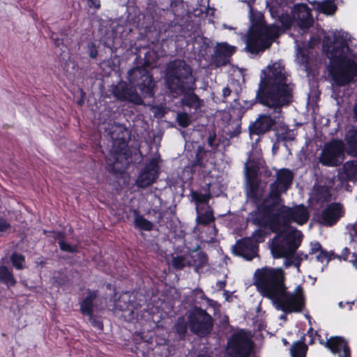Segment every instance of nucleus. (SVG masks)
I'll return each instance as SVG.
<instances>
[{"instance_id":"1","label":"nucleus","mask_w":357,"mask_h":357,"mask_svg":"<svg viewBox=\"0 0 357 357\" xmlns=\"http://www.w3.org/2000/svg\"><path fill=\"white\" fill-rule=\"evenodd\" d=\"M289 77L284 66L279 62L268 65L261 71L255 102L273 112L259 115L249 126L251 135H261L275 130L274 126L280 121L282 109L294 100L295 85Z\"/></svg>"},{"instance_id":"2","label":"nucleus","mask_w":357,"mask_h":357,"mask_svg":"<svg viewBox=\"0 0 357 357\" xmlns=\"http://www.w3.org/2000/svg\"><path fill=\"white\" fill-rule=\"evenodd\" d=\"M310 218V213L304 204L287 206L283 203L276 211L269 216L264 224L276 234L271 245L274 258H289L293 256L300 246L303 234L301 231L291 229L289 223L296 222L299 225L305 224Z\"/></svg>"},{"instance_id":"3","label":"nucleus","mask_w":357,"mask_h":357,"mask_svg":"<svg viewBox=\"0 0 357 357\" xmlns=\"http://www.w3.org/2000/svg\"><path fill=\"white\" fill-rule=\"evenodd\" d=\"M196 78L191 66L183 59H175L167 65L165 74L167 89L176 96H181V105L197 110L203 100L195 93Z\"/></svg>"},{"instance_id":"4","label":"nucleus","mask_w":357,"mask_h":357,"mask_svg":"<svg viewBox=\"0 0 357 357\" xmlns=\"http://www.w3.org/2000/svg\"><path fill=\"white\" fill-rule=\"evenodd\" d=\"M254 284L264 297L273 301L284 291V271L280 268L269 266L257 268L254 273Z\"/></svg>"},{"instance_id":"5","label":"nucleus","mask_w":357,"mask_h":357,"mask_svg":"<svg viewBox=\"0 0 357 357\" xmlns=\"http://www.w3.org/2000/svg\"><path fill=\"white\" fill-rule=\"evenodd\" d=\"M280 28L272 24H267L263 20L253 23L248 33L245 50L251 54L264 52L272 45L279 36Z\"/></svg>"},{"instance_id":"6","label":"nucleus","mask_w":357,"mask_h":357,"mask_svg":"<svg viewBox=\"0 0 357 357\" xmlns=\"http://www.w3.org/2000/svg\"><path fill=\"white\" fill-rule=\"evenodd\" d=\"M255 176H249L248 188L246 192L247 197L251 204L256 207V213L259 217L256 218L259 224H264L267 221L269 216L273 215V212L276 211L278 206H274L271 209L266 208L270 204V200L266 202L267 195L264 197V190L260 186L259 181L256 178V172H254Z\"/></svg>"},{"instance_id":"7","label":"nucleus","mask_w":357,"mask_h":357,"mask_svg":"<svg viewBox=\"0 0 357 357\" xmlns=\"http://www.w3.org/2000/svg\"><path fill=\"white\" fill-rule=\"evenodd\" d=\"M275 176V180L270 184L269 192L267 195L266 202L271 201L270 204L266 206L268 209H271L274 206H280L284 203L282 195L286 193L291 188L294 175L289 169L282 168L277 171Z\"/></svg>"},{"instance_id":"8","label":"nucleus","mask_w":357,"mask_h":357,"mask_svg":"<svg viewBox=\"0 0 357 357\" xmlns=\"http://www.w3.org/2000/svg\"><path fill=\"white\" fill-rule=\"evenodd\" d=\"M328 72L337 86H346L357 77V62L349 57H338L328 65Z\"/></svg>"},{"instance_id":"9","label":"nucleus","mask_w":357,"mask_h":357,"mask_svg":"<svg viewBox=\"0 0 357 357\" xmlns=\"http://www.w3.org/2000/svg\"><path fill=\"white\" fill-rule=\"evenodd\" d=\"M148 61H144L141 66H136L128 73V79L130 83L137 87L144 98H153L156 83L153 75L145 66Z\"/></svg>"},{"instance_id":"10","label":"nucleus","mask_w":357,"mask_h":357,"mask_svg":"<svg viewBox=\"0 0 357 357\" xmlns=\"http://www.w3.org/2000/svg\"><path fill=\"white\" fill-rule=\"evenodd\" d=\"M282 295L278 296L273 301L277 309L285 313L301 312L305 307V298L303 288L297 286L294 293L287 291L285 286Z\"/></svg>"},{"instance_id":"11","label":"nucleus","mask_w":357,"mask_h":357,"mask_svg":"<svg viewBox=\"0 0 357 357\" xmlns=\"http://www.w3.org/2000/svg\"><path fill=\"white\" fill-rule=\"evenodd\" d=\"M190 331L199 337H206L211 334L213 327V319L206 310L195 307L188 314Z\"/></svg>"},{"instance_id":"12","label":"nucleus","mask_w":357,"mask_h":357,"mask_svg":"<svg viewBox=\"0 0 357 357\" xmlns=\"http://www.w3.org/2000/svg\"><path fill=\"white\" fill-rule=\"evenodd\" d=\"M344 152L345 144L342 140L333 139L324 144L319 161L326 167H338L344 159Z\"/></svg>"},{"instance_id":"13","label":"nucleus","mask_w":357,"mask_h":357,"mask_svg":"<svg viewBox=\"0 0 357 357\" xmlns=\"http://www.w3.org/2000/svg\"><path fill=\"white\" fill-rule=\"evenodd\" d=\"M127 132V129L123 126L115 122L112 124L109 135L113 140L112 153L115 162L122 159L127 160L130 157L128 139L126 136Z\"/></svg>"},{"instance_id":"14","label":"nucleus","mask_w":357,"mask_h":357,"mask_svg":"<svg viewBox=\"0 0 357 357\" xmlns=\"http://www.w3.org/2000/svg\"><path fill=\"white\" fill-rule=\"evenodd\" d=\"M227 347L231 357H249L253 343L246 333L241 330L232 334L228 340Z\"/></svg>"},{"instance_id":"15","label":"nucleus","mask_w":357,"mask_h":357,"mask_svg":"<svg viewBox=\"0 0 357 357\" xmlns=\"http://www.w3.org/2000/svg\"><path fill=\"white\" fill-rule=\"evenodd\" d=\"M160 173L159 160L157 158H152L140 170L135 184L138 188H146L157 181Z\"/></svg>"},{"instance_id":"16","label":"nucleus","mask_w":357,"mask_h":357,"mask_svg":"<svg viewBox=\"0 0 357 357\" xmlns=\"http://www.w3.org/2000/svg\"><path fill=\"white\" fill-rule=\"evenodd\" d=\"M144 303V296L137 291H123L114 299L115 307L121 311L129 310L132 313L139 310Z\"/></svg>"},{"instance_id":"17","label":"nucleus","mask_w":357,"mask_h":357,"mask_svg":"<svg viewBox=\"0 0 357 357\" xmlns=\"http://www.w3.org/2000/svg\"><path fill=\"white\" fill-rule=\"evenodd\" d=\"M259 245L253 241L252 238L244 237L236 241L232 247V253L246 261H252L259 257Z\"/></svg>"},{"instance_id":"18","label":"nucleus","mask_w":357,"mask_h":357,"mask_svg":"<svg viewBox=\"0 0 357 357\" xmlns=\"http://www.w3.org/2000/svg\"><path fill=\"white\" fill-rule=\"evenodd\" d=\"M343 205L340 202L328 204L318 216L317 221L322 225L332 227L344 215Z\"/></svg>"},{"instance_id":"19","label":"nucleus","mask_w":357,"mask_h":357,"mask_svg":"<svg viewBox=\"0 0 357 357\" xmlns=\"http://www.w3.org/2000/svg\"><path fill=\"white\" fill-rule=\"evenodd\" d=\"M114 97L121 101H128L136 105H141L143 100L138 94L136 89L130 86L126 82H120L112 89Z\"/></svg>"},{"instance_id":"20","label":"nucleus","mask_w":357,"mask_h":357,"mask_svg":"<svg viewBox=\"0 0 357 357\" xmlns=\"http://www.w3.org/2000/svg\"><path fill=\"white\" fill-rule=\"evenodd\" d=\"M333 354H336L339 357H351V349L348 342L340 336L331 337L325 343Z\"/></svg>"},{"instance_id":"21","label":"nucleus","mask_w":357,"mask_h":357,"mask_svg":"<svg viewBox=\"0 0 357 357\" xmlns=\"http://www.w3.org/2000/svg\"><path fill=\"white\" fill-rule=\"evenodd\" d=\"M235 52L234 46L229 45L227 43H217L213 54L214 61L218 66H226Z\"/></svg>"},{"instance_id":"22","label":"nucleus","mask_w":357,"mask_h":357,"mask_svg":"<svg viewBox=\"0 0 357 357\" xmlns=\"http://www.w3.org/2000/svg\"><path fill=\"white\" fill-rule=\"evenodd\" d=\"M294 19L301 29H309L314 22L311 10L305 4H301L296 8Z\"/></svg>"},{"instance_id":"23","label":"nucleus","mask_w":357,"mask_h":357,"mask_svg":"<svg viewBox=\"0 0 357 357\" xmlns=\"http://www.w3.org/2000/svg\"><path fill=\"white\" fill-rule=\"evenodd\" d=\"M98 297L97 290L88 289L87 295L79 303V311L84 316L91 315L94 310V301Z\"/></svg>"},{"instance_id":"24","label":"nucleus","mask_w":357,"mask_h":357,"mask_svg":"<svg viewBox=\"0 0 357 357\" xmlns=\"http://www.w3.org/2000/svg\"><path fill=\"white\" fill-rule=\"evenodd\" d=\"M190 260L188 262L189 266H193L195 271L199 272V270L208 265V257L206 252L203 250L193 251L190 255Z\"/></svg>"},{"instance_id":"25","label":"nucleus","mask_w":357,"mask_h":357,"mask_svg":"<svg viewBox=\"0 0 357 357\" xmlns=\"http://www.w3.org/2000/svg\"><path fill=\"white\" fill-rule=\"evenodd\" d=\"M245 105L242 106L238 99H235L229 108V114L231 118L241 119L247 109H250L256 104L255 99L252 101H245Z\"/></svg>"},{"instance_id":"26","label":"nucleus","mask_w":357,"mask_h":357,"mask_svg":"<svg viewBox=\"0 0 357 357\" xmlns=\"http://www.w3.org/2000/svg\"><path fill=\"white\" fill-rule=\"evenodd\" d=\"M346 142L345 151L351 157L357 156V129H349L344 137Z\"/></svg>"},{"instance_id":"27","label":"nucleus","mask_w":357,"mask_h":357,"mask_svg":"<svg viewBox=\"0 0 357 357\" xmlns=\"http://www.w3.org/2000/svg\"><path fill=\"white\" fill-rule=\"evenodd\" d=\"M188 326V321H186L184 317L181 316L177 318L173 326V331L178 340H184L185 339Z\"/></svg>"},{"instance_id":"28","label":"nucleus","mask_w":357,"mask_h":357,"mask_svg":"<svg viewBox=\"0 0 357 357\" xmlns=\"http://www.w3.org/2000/svg\"><path fill=\"white\" fill-rule=\"evenodd\" d=\"M348 47V44L345 42L333 45L331 47V50L327 53V56L329 59V64L335 63L338 57H347L344 54L345 50Z\"/></svg>"},{"instance_id":"29","label":"nucleus","mask_w":357,"mask_h":357,"mask_svg":"<svg viewBox=\"0 0 357 357\" xmlns=\"http://www.w3.org/2000/svg\"><path fill=\"white\" fill-rule=\"evenodd\" d=\"M135 215L134 225L135 227L140 230L151 231L153 229V224L139 214L137 209L133 210Z\"/></svg>"},{"instance_id":"30","label":"nucleus","mask_w":357,"mask_h":357,"mask_svg":"<svg viewBox=\"0 0 357 357\" xmlns=\"http://www.w3.org/2000/svg\"><path fill=\"white\" fill-rule=\"evenodd\" d=\"M305 336L303 335L300 340L293 343L290 349L291 357H306L308 347L305 343Z\"/></svg>"},{"instance_id":"31","label":"nucleus","mask_w":357,"mask_h":357,"mask_svg":"<svg viewBox=\"0 0 357 357\" xmlns=\"http://www.w3.org/2000/svg\"><path fill=\"white\" fill-rule=\"evenodd\" d=\"M0 282L8 287H14L17 283L12 271L3 265L0 266Z\"/></svg>"},{"instance_id":"32","label":"nucleus","mask_w":357,"mask_h":357,"mask_svg":"<svg viewBox=\"0 0 357 357\" xmlns=\"http://www.w3.org/2000/svg\"><path fill=\"white\" fill-rule=\"evenodd\" d=\"M215 218L213 215V211L211 208H208L203 213H198L196 222L199 225L207 226L212 222H214Z\"/></svg>"},{"instance_id":"33","label":"nucleus","mask_w":357,"mask_h":357,"mask_svg":"<svg viewBox=\"0 0 357 357\" xmlns=\"http://www.w3.org/2000/svg\"><path fill=\"white\" fill-rule=\"evenodd\" d=\"M344 172L348 180L351 181L357 176V162L347 161L343 165Z\"/></svg>"},{"instance_id":"34","label":"nucleus","mask_w":357,"mask_h":357,"mask_svg":"<svg viewBox=\"0 0 357 357\" xmlns=\"http://www.w3.org/2000/svg\"><path fill=\"white\" fill-rule=\"evenodd\" d=\"M10 261L13 266L17 270H22L24 268L25 265V257L22 254H19L17 252H13L10 255Z\"/></svg>"},{"instance_id":"35","label":"nucleus","mask_w":357,"mask_h":357,"mask_svg":"<svg viewBox=\"0 0 357 357\" xmlns=\"http://www.w3.org/2000/svg\"><path fill=\"white\" fill-rule=\"evenodd\" d=\"M294 133L289 129L282 128L281 132L277 131L275 132V139L279 142H290L294 140Z\"/></svg>"},{"instance_id":"36","label":"nucleus","mask_w":357,"mask_h":357,"mask_svg":"<svg viewBox=\"0 0 357 357\" xmlns=\"http://www.w3.org/2000/svg\"><path fill=\"white\" fill-rule=\"evenodd\" d=\"M176 121L178 125L183 128H187L191 123L190 116L185 112H182L177 114Z\"/></svg>"},{"instance_id":"37","label":"nucleus","mask_w":357,"mask_h":357,"mask_svg":"<svg viewBox=\"0 0 357 357\" xmlns=\"http://www.w3.org/2000/svg\"><path fill=\"white\" fill-rule=\"evenodd\" d=\"M320 10L326 15H333L335 13L337 7L333 1H325L320 4Z\"/></svg>"},{"instance_id":"38","label":"nucleus","mask_w":357,"mask_h":357,"mask_svg":"<svg viewBox=\"0 0 357 357\" xmlns=\"http://www.w3.org/2000/svg\"><path fill=\"white\" fill-rule=\"evenodd\" d=\"M192 197L197 204H207L211 195L210 193L203 194L197 191H193Z\"/></svg>"},{"instance_id":"39","label":"nucleus","mask_w":357,"mask_h":357,"mask_svg":"<svg viewBox=\"0 0 357 357\" xmlns=\"http://www.w3.org/2000/svg\"><path fill=\"white\" fill-rule=\"evenodd\" d=\"M335 258V255L333 252L331 251L328 252L326 250H321V252H319L316 256L317 260L321 263H324L325 261L328 263Z\"/></svg>"},{"instance_id":"40","label":"nucleus","mask_w":357,"mask_h":357,"mask_svg":"<svg viewBox=\"0 0 357 357\" xmlns=\"http://www.w3.org/2000/svg\"><path fill=\"white\" fill-rule=\"evenodd\" d=\"M172 265L176 270H183L186 266L185 258L182 255H177L172 258Z\"/></svg>"},{"instance_id":"41","label":"nucleus","mask_w":357,"mask_h":357,"mask_svg":"<svg viewBox=\"0 0 357 357\" xmlns=\"http://www.w3.org/2000/svg\"><path fill=\"white\" fill-rule=\"evenodd\" d=\"M88 317L89 320L93 327H94L99 331H103V323L100 317L94 315L93 313L91 315H88Z\"/></svg>"},{"instance_id":"42","label":"nucleus","mask_w":357,"mask_h":357,"mask_svg":"<svg viewBox=\"0 0 357 357\" xmlns=\"http://www.w3.org/2000/svg\"><path fill=\"white\" fill-rule=\"evenodd\" d=\"M59 248L62 251L68 252L70 253H76L78 251L77 245H70L63 240L61 241H59Z\"/></svg>"},{"instance_id":"43","label":"nucleus","mask_w":357,"mask_h":357,"mask_svg":"<svg viewBox=\"0 0 357 357\" xmlns=\"http://www.w3.org/2000/svg\"><path fill=\"white\" fill-rule=\"evenodd\" d=\"M266 231L261 229H257L251 236L249 238H252L253 241L257 243V245H259L260 243H262L265 240L266 237Z\"/></svg>"},{"instance_id":"44","label":"nucleus","mask_w":357,"mask_h":357,"mask_svg":"<svg viewBox=\"0 0 357 357\" xmlns=\"http://www.w3.org/2000/svg\"><path fill=\"white\" fill-rule=\"evenodd\" d=\"M202 158L203 153L201 149H199L195 155V160L192 162V166L193 167H199L201 168H204L206 167V165L204 162Z\"/></svg>"},{"instance_id":"45","label":"nucleus","mask_w":357,"mask_h":357,"mask_svg":"<svg viewBox=\"0 0 357 357\" xmlns=\"http://www.w3.org/2000/svg\"><path fill=\"white\" fill-rule=\"evenodd\" d=\"M308 259V255L304 254L303 252H298L296 256L293 257L292 263L296 267H299L301 261L303 260H307Z\"/></svg>"},{"instance_id":"46","label":"nucleus","mask_w":357,"mask_h":357,"mask_svg":"<svg viewBox=\"0 0 357 357\" xmlns=\"http://www.w3.org/2000/svg\"><path fill=\"white\" fill-rule=\"evenodd\" d=\"M87 52L91 59H96L98 56V47L94 43H90L87 45Z\"/></svg>"},{"instance_id":"47","label":"nucleus","mask_w":357,"mask_h":357,"mask_svg":"<svg viewBox=\"0 0 357 357\" xmlns=\"http://www.w3.org/2000/svg\"><path fill=\"white\" fill-rule=\"evenodd\" d=\"M298 59L301 62L307 67L310 64V56L305 50H301L298 52Z\"/></svg>"},{"instance_id":"48","label":"nucleus","mask_w":357,"mask_h":357,"mask_svg":"<svg viewBox=\"0 0 357 357\" xmlns=\"http://www.w3.org/2000/svg\"><path fill=\"white\" fill-rule=\"evenodd\" d=\"M51 232V236L54 238V240L58 241V242L65 240L66 238V234L64 231L52 230Z\"/></svg>"},{"instance_id":"49","label":"nucleus","mask_w":357,"mask_h":357,"mask_svg":"<svg viewBox=\"0 0 357 357\" xmlns=\"http://www.w3.org/2000/svg\"><path fill=\"white\" fill-rule=\"evenodd\" d=\"M349 255H350V250L348 248H344L342 251V253L340 255H335V258H338L340 259H342V260H344V261H349L351 259H349Z\"/></svg>"},{"instance_id":"50","label":"nucleus","mask_w":357,"mask_h":357,"mask_svg":"<svg viewBox=\"0 0 357 357\" xmlns=\"http://www.w3.org/2000/svg\"><path fill=\"white\" fill-rule=\"evenodd\" d=\"M321 245L319 242H315L314 243L312 244V247L310 249V251L309 252L310 255L316 254L317 252H321V250H323Z\"/></svg>"},{"instance_id":"51","label":"nucleus","mask_w":357,"mask_h":357,"mask_svg":"<svg viewBox=\"0 0 357 357\" xmlns=\"http://www.w3.org/2000/svg\"><path fill=\"white\" fill-rule=\"evenodd\" d=\"M51 39L56 47H60L61 45L63 44V39L59 38L57 33H53L51 36Z\"/></svg>"},{"instance_id":"52","label":"nucleus","mask_w":357,"mask_h":357,"mask_svg":"<svg viewBox=\"0 0 357 357\" xmlns=\"http://www.w3.org/2000/svg\"><path fill=\"white\" fill-rule=\"evenodd\" d=\"M10 227V224L5 219L0 218V231H6Z\"/></svg>"},{"instance_id":"53","label":"nucleus","mask_w":357,"mask_h":357,"mask_svg":"<svg viewBox=\"0 0 357 357\" xmlns=\"http://www.w3.org/2000/svg\"><path fill=\"white\" fill-rule=\"evenodd\" d=\"M89 2V6L90 8H94L96 10L100 9L101 4L100 0H87Z\"/></svg>"},{"instance_id":"54","label":"nucleus","mask_w":357,"mask_h":357,"mask_svg":"<svg viewBox=\"0 0 357 357\" xmlns=\"http://www.w3.org/2000/svg\"><path fill=\"white\" fill-rule=\"evenodd\" d=\"M215 139H216V134L215 133H213V135H210L207 139V143H208V146L211 147H213V146L217 147L218 146V144L214 145V142H215Z\"/></svg>"},{"instance_id":"55","label":"nucleus","mask_w":357,"mask_h":357,"mask_svg":"<svg viewBox=\"0 0 357 357\" xmlns=\"http://www.w3.org/2000/svg\"><path fill=\"white\" fill-rule=\"evenodd\" d=\"M231 93V90L229 86H226L222 89V97L224 99H226L229 97ZM224 102H226L225 100H223Z\"/></svg>"},{"instance_id":"56","label":"nucleus","mask_w":357,"mask_h":357,"mask_svg":"<svg viewBox=\"0 0 357 357\" xmlns=\"http://www.w3.org/2000/svg\"><path fill=\"white\" fill-rule=\"evenodd\" d=\"M349 262L352 264V265L357 268V253L354 252L351 255V259L349 260Z\"/></svg>"},{"instance_id":"57","label":"nucleus","mask_w":357,"mask_h":357,"mask_svg":"<svg viewBox=\"0 0 357 357\" xmlns=\"http://www.w3.org/2000/svg\"><path fill=\"white\" fill-rule=\"evenodd\" d=\"M55 282L59 285V286H63L65 284L66 282V276L65 277H61V278H57L56 280H55Z\"/></svg>"},{"instance_id":"58","label":"nucleus","mask_w":357,"mask_h":357,"mask_svg":"<svg viewBox=\"0 0 357 357\" xmlns=\"http://www.w3.org/2000/svg\"><path fill=\"white\" fill-rule=\"evenodd\" d=\"M354 118L357 121V103H355L353 107Z\"/></svg>"},{"instance_id":"59","label":"nucleus","mask_w":357,"mask_h":357,"mask_svg":"<svg viewBox=\"0 0 357 357\" xmlns=\"http://www.w3.org/2000/svg\"><path fill=\"white\" fill-rule=\"evenodd\" d=\"M226 285V282L225 281H218L217 282V287L219 288V289H223Z\"/></svg>"},{"instance_id":"60","label":"nucleus","mask_w":357,"mask_h":357,"mask_svg":"<svg viewBox=\"0 0 357 357\" xmlns=\"http://www.w3.org/2000/svg\"><path fill=\"white\" fill-rule=\"evenodd\" d=\"M50 231H52V230H46V229H44L43 230V234H45V235H51L52 234V232H50Z\"/></svg>"},{"instance_id":"61","label":"nucleus","mask_w":357,"mask_h":357,"mask_svg":"<svg viewBox=\"0 0 357 357\" xmlns=\"http://www.w3.org/2000/svg\"><path fill=\"white\" fill-rule=\"evenodd\" d=\"M213 230H214V231H215V234H215V235H216L217 231H218V229H217V228H216V227H215V225H213Z\"/></svg>"},{"instance_id":"62","label":"nucleus","mask_w":357,"mask_h":357,"mask_svg":"<svg viewBox=\"0 0 357 357\" xmlns=\"http://www.w3.org/2000/svg\"><path fill=\"white\" fill-rule=\"evenodd\" d=\"M312 328H310L308 330V331H307V334H311V335H312Z\"/></svg>"},{"instance_id":"63","label":"nucleus","mask_w":357,"mask_h":357,"mask_svg":"<svg viewBox=\"0 0 357 357\" xmlns=\"http://www.w3.org/2000/svg\"><path fill=\"white\" fill-rule=\"evenodd\" d=\"M82 102H83L82 100H79L77 101V104L79 105H82Z\"/></svg>"},{"instance_id":"64","label":"nucleus","mask_w":357,"mask_h":357,"mask_svg":"<svg viewBox=\"0 0 357 357\" xmlns=\"http://www.w3.org/2000/svg\"><path fill=\"white\" fill-rule=\"evenodd\" d=\"M283 342H284V344H288V342L284 339L283 340Z\"/></svg>"}]
</instances>
